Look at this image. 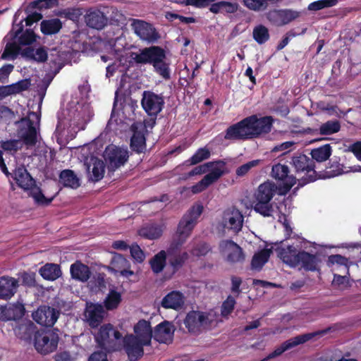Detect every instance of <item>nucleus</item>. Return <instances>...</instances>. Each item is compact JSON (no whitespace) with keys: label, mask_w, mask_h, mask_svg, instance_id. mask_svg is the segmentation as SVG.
Here are the masks:
<instances>
[{"label":"nucleus","mask_w":361,"mask_h":361,"mask_svg":"<svg viewBox=\"0 0 361 361\" xmlns=\"http://www.w3.org/2000/svg\"><path fill=\"white\" fill-rule=\"evenodd\" d=\"M274 119L270 116L258 118L257 115L247 116L230 126L225 132L227 140H247L260 137L271 132Z\"/></svg>","instance_id":"obj_1"},{"label":"nucleus","mask_w":361,"mask_h":361,"mask_svg":"<svg viewBox=\"0 0 361 361\" xmlns=\"http://www.w3.org/2000/svg\"><path fill=\"white\" fill-rule=\"evenodd\" d=\"M130 57L136 64H149L154 71L167 80L171 78L170 63L167 60L166 52L160 46L152 45L131 52Z\"/></svg>","instance_id":"obj_2"},{"label":"nucleus","mask_w":361,"mask_h":361,"mask_svg":"<svg viewBox=\"0 0 361 361\" xmlns=\"http://www.w3.org/2000/svg\"><path fill=\"white\" fill-rule=\"evenodd\" d=\"M278 257L283 263L290 267L306 271H316L319 270L321 259L317 254H311L305 250H298L293 245L286 247L279 246L276 248Z\"/></svg>","instance_id":"obj_3"},{"label":"nucleus","mask_w":361,"mask_h":361,"mask_svg":"<svg viewBox=\"0 0 361 361\" xmlns=\"http://www.w3.org/2000/svg\"><path fill=\"white\" fill-rule=\"evenodd\" d=\"M278 190L277 185L269 180L260 184L254 194L252 202L254 211L264 217L271 216L274 212V203L271 200Z\"/></svg>","instance_id":"obj_4"},{"label":"nucleus","mask_w":361,"mask_h":361,"mask_svg":"<svg viewBox=\"0 0 361 361\" xmlns=\"http://www.w3.org/2000/svg\"><path fill=\"white\" fill-rule=\"evenodd\" d=\"M122 334L111 324L100 326L94 335L98 346L106 351H118L122 348Z\"/></svg>","instance_id":"obj_5"},{"label":"nucleus","mask_w":361,"mask_h":361,"mask_svg":"<svg viewBox=\"0 0 361 361\" xmlns=\"http://www.w3.org/2000/svg\"><path fill=\"white\" fill-rule=\"evenodd\" d=\"M203 209L202 204H195L183 214L176 231L180 241L184 242L190 235Z\"/></svg>","instance_id":"obj_6"},{"label":"nucleus","mask_w":361,"mask_h":361,"mask_svg":"<svg viewBox=\"0 0 361 361\" xmlns=\"http://www.w3.org/2000/svg\"><path fill=\"white\" fill-rule=\"evenodd\" d=\"M31 117L39 119L37 113L30 111L28 116L23 117L16 122V125L18 126L16 133L19 140L23 141L27 146H34L37 141V129Z\"/></svg>","instance_id":"obj_7"},{"label":"nucleus","mask_w":361,"mask_h":361,"mask_svg":"<svg viewBox=\"0 0 361 361\" xmlns=\"http://www.w3.org/2000/svg\"><path fill=\"white\" fill-rule=\"evenodd\" d=\"M59 337L52 330H39L35 333L34 345L37 351L43 355L55 351L58 346Z\"/></svg>","instance_id":"obj_8"},{"label":"nucleus","mask_w":361,"mask_h":361,"mask_svg":"<svg viewBox=\"0 0 361 361\" xmlns=\"http://www.w3.org/2000/svg\"><path fill=\"white\" fill-rule=\"evenodd\" d=\"M293 164L298 172H306V176L301 178L302 184L314 182L317 179V172L314 170V161L305 154H300L293 157Z\"/></svg>","instance_id":"obj_9"},{"label":"nucleus","mask_w":361,"mask_h":361,"mask_svg":"<svg viewBox=\"0 0 361 361\" xmlns=\"http://www.w3.org/2000/svg\"><path fill=\"white\" fill-rule=\"evenodd\" d=\"M183 323L190 333L198 334L209 325V314L199 310H191L187 313Z\"/></svg>","instance_id":"obj_10"},{"label":"nucleus","mask_w":361,"mask_h":361,"mask_svg":"<svg viewBox=\"0 0 361 361\" xmlns=\"http://www.w3.org/2000/svg\"><path fill=\"white\" fill-rule=\"evenodd\" d=\"M103 157L109 169L115 171L128 161V153L127 150L111 144L106 147Z\"/></svg>","instance_id":"obj_11"},{"label":"nucleus","mask_w":361,"mask_h":361,"mask_svg":"<svg viewBox=\"0 0 361 361\" xmlns=\"http://www.w3.org/2000/svg\"><path fill=\"white\" fill-rule=\"evenodd\" d=\"M141 105L148 116L157 117L164 108V99L161 94L145 90L142 93Z\"/></svg>","instance_id":"obj_12"},{"label":"nucleus","mask_w":361,"mask_h":361,"mask_svg":"<svg viewBox=\"0 0 361 361\" xmlns=\"http://www.w3.org/2000/svg\"><path fill=\"white\" fill-rule=\"evenodd\" d=\"M131 26L136 35L142 41L153 44L161 38L154 26L145 20L133 19Z\"/></svg>","instance_id":"obj_13"},{"label":"nucleus","mask_w":361,"mask_h":361,"mask_svg":"<svg viewBox=\"0 0 361 361\" xmlns=\"http://www.w3.org/2000/svg\"><path fill=\"white\" fill-rule=\"evenodd\" d=\"M289 172V168L286 165L277 164L272 166V177L282 182V185L279 188L280 195L286 194L296 183V178L290 175Z\"/></svg>","instance_id":"obj_14"},{"label":"nucleus","mask_w":361,"mask_h":361,"mask_svg":"<svg viewBox=\"0 0 361 361\" xmlns=\"http://www.w3.org/2000/svg\"><path fill=\"white\" fill-rule=\"evenodd\" d=\"M21 13L22 11L18 9L14 14L12 28L8 35L11 40L16 39L18 35L23 31L24 25L23 22L24 20L25 21L26 26H31L33 23L39 21L43 17L40 13L32 12L31 11L28 13H26L27 16L25 18H23L20 20L19 23H17Z\"/></svg>","instance_id":"obj_15"},{"label":"nucleus","mask_w":361,"mask_h":361,"mask_svg":"<svg viewBox=\"0 0 361 361\" xmlns=\"http://www.w3.org/2000/svg\"><path fill=\"white\" fill-rule=\"evenodd\" d=\"M301 12L290 8L274 9L267 14L268 20L276 26H283L298 18Z\"/></svg>","instance_id":"obj_16"},{"label":"nucleus","mask_w":361,"mask_h":361,"mask_svg":"<svg viewBox=\"0 0 361 361\" xmlns=\"http://www.w3.org/2000/svg\"><path fill=\"white\" fill-rule=\"evenodd\" d=\"M219 248L221 254H226V261L230 263H241L245 260L242 247L232 240H221Z\"/></svg>","instance_id":"obj_17"},{"label":"nucleus","mask_w":361,"mask_h":361,"mask_svg":"<svg viewBox=\"0 0 361 361\" xmlns=\"http://www.w3.org/2000/svg\"><path fill=\"white\" fill-rule=\"evenodd\" d=\"M59 311L48 305H41L32 312V317L37 324L51 327L57 321Z\"/></svg>","instance_id":"obj_18"},{"label":"nucleus","mask_w":361,"mask_h":361,"mask_svg":"<svg viewBox=\"0 0 361 361\" xmlns=\"http://www.w3.org/2000/svg\"><path fill=\"white\" fill-rule=\"evenodd\" d=\"M146 345H147L142 344V342L133 334L122 337V347L123 346L130 361H137L140 359L144 355L143 347Z\"/></svg>","instance_id":"obj_19"},{"label":"nucleus","mask_w":361,"mask_h":361,"mask_svg":"<svg viewBox=\"0 0 361 361\" xmlns=\"http://www.w3.org/2000/svg\"><path fill=\"white\" fill-rule=\"evenodd\" d=\"M10 174V178L16 182L18 187L25 191H28L36 186L35 180L23 164L17 165Z\"/></svg>","instance_id":"obj_20"},{"label":"nucleus","mask_w":361,"mask_h":361,"mask_svg":"<svg viewBox=\"0 0 361 361\" xmlns=\"http://www.w3.org/2000/svg\"><path fill=\"white\" fill-rule=\"evenodd\" d=\"M84 314L89 326L92 329L97 328L104 318V306L99 303H87Z\"/></svg>","instance_id":"obj_21"},{"label":"nucleus","mask_w":361,"mask_h":361,"mask_svg":"<svg viewBox=\"0 0 361 361\" xmlns=\"http://www.w3.org/2000/svg\"><path fill=\"white\" fill-rule=\"evenodd\" d=\"M84 18L87 26L98 30H102L108 23L107 17L99 9H88Z\"/></svg>","instance_id":"obj_22"},{"label":"nucleus","mask_w":361,"mask_h":361,"mask_svg":"<svg viewBox=\"0 0 361 361\" xmlns=\"http://www.w3.org/2000/svg\"><path fill=\"white\" fill-rule=\"evenodd\" d=\"M330 329L327 328L323 330H319L311 333L300 334L293 338H291L281 345L284 351L288 350L300 344H303L317 336H322L329 331Z\"/></svg>","instance_id":"obj_23"},{"label":"nucleus","mask_w":361,"mask_h":361,"mask_svg":"<svg viewBox=\"0 0 361 361\" xmlns=\"http://www.w3.org/2000/svg\"><path fill=\"white\" fill-rule=\"evenodd\" d=\"M173 326L169 322L164 321L156 326L153 337L160 343L169 344L173 341Z\"/></svg>","instance_id":"obj_24"},{"label":"nucleus","mask_w":361,"mask_h":361,"mask_svg":"<svg viewBox=\"0 0 361 361\" xmlns=\"http://www.w3.org/2000/svg\"><path fill=\"white\" fill-rule=\"evenodd\" d=\"M225 173L226 171H221L220 169L217 168L211 170L200 181L191 187L192 192L197 194L204 191L209 185L216 182Z\"/></svg>","instance_id":"obj_25"},{"label":"nucleus","mask_w":361,"mask_h":361,"mask_svg":"<svg viewBox=\"0 0 361 361\" xmlns=\"http://www.w3.org/2000/svg\"><path fill=\"white\" fill-rule=\"evenodd\" d=\"M19 286L18 279L8 276L0 277V298L8 300L17 292Z\"/></svg>","instance_id":"obj_26"},{"label":"nucleus","mask_w":361,"mask_h":361,"mask_svg":"<svg viewBox=\"0 0 361 361\" xmlns=\"http://www.w3.org/2000/svg\"><path fill=\"white\" fill-rule=\"evenodd\" d=\"M31 85L30 78L20 80L15 83L0 86V101L8 96L19 94L27 90Z\"/></svg>","instance_id":"obj_27"},{"label":"nucleus","mask_w":361,"mask_h":361,"mask_svg":"<svg viewBox=\"0 0 361 361\" xmlns=\"http://www.w3.org/2000/svg\"><path fill=\"white\" fill-rule=\"evenodd\" d=\"M111 269L115 274H118L126 278L134 275V272L130 270L129 261L122 255H117L113 257L111 262Z\"/></svg>","instance_id":"obj_28"},{"label":"nucleus","mask_w":361,"mask_h":361,"mask_svg":"<svg viewBox=\"0 0 361 361\" xmlns=\"http://www.w3.org/2000/svg\"><path fill=\"white\" fill-rule=\"evenodd\" d=\"M184 302L185 297L183 294L180 291L173 290L163 298L161 305L165 309L178 310L182 308Z\"/></svg>","instance_id":"obj_29"},{"label":"nucleus","mask_w":361,"mask_h":361,"mask_svg":"<svg viewBox=\"0 0 361 361\" xmlns=\"http://www.w3.org/2000/svg\"><path fill=\"white\" fill-rule=\"evenodd\" d=\"M134 336L137 337L138 340L142 342V344L149 345L153 336L152 329L150 322L145 319L140 320L134 326Z\"/></svg>","instance_id":"obj_30"},{"label":"nucleus","mask_w":361,"mask_h":361,"mask_svg":"<svg viewBox=\"0 0 361 361\" xmlns=\"http://www.w3.org/2000/svg\"><path fill=\"white\" fill-rule=\"evenodd\" d=\"M25 312V307L21 303H15L5 307L1 311V319L2 321H16L20 319Z\"/></svg>","instance_id":"obj_31"},{"label":"nucleus","mask_w":361,"mask_h":361,"mask_svg":"<svg viewBox=\"0 0 361 361\" xmlns=\"http://www.w3.org/2000/svg\"><path fill=\"white\" fill-rule=\"evenodd\" d=\"M87 170L89 173V180L92 182H98L103 178L104 175V162L97 157H92Z\"/></svg>","instance_id":"obj_32"},{"label":"nucleus","mask_w":361,"mask_h":361,"mask_svg":"<svg viewBox=\"0 0 361 361\" xmlns=\"http://www.w3.org/2000/svg\"><path fill=\"white\" fill-rule=\"evenodd\" d=\"M224 221L229 229L238 232L243 226V216L238 209L232 208L225 213Z\"/></svg>","instance_id":"obj_33"},{"label":"nucleus","mask_w":361,"mask_h":361,"mask_svg":"<svg viewBox=\"0 0 361 361\" xmlns=\"http://www.w3.org/2000/svg\"><path fill=\"white\" fill-rule=\"evenodd\" d=\"M217 168L220 169L221 171H226V162L224 160H217L214 161H209L204 164L199 165L194 169H192L188 173V177H192L196 175H200L202 173H205L213 170L214 169Z\"/></svg>","instance_id":"obj_34"},{"label":"nucleus","mask_w":361,"mask_h":361,"mask_svg":"<svg viewBox=\"0 0 361 361\" xmlns=\"http://www.w3.org/2000/svg\"><path fill=\"white\" fill-rule=\"evenodd\" d=\"M71 274L73 279L82 282L88 281L91 276V271L88 266L76 262L71 266Z\"/></svg>","instance_id":"obj_35"},{"label":"nucleus","mask_w":361,"mask_h":361,"mask_svg":"<svg viewBox=\"0 0 361 361\" xmlns=\"http://www.w3.org/2000/svg\"><path fill=\"white\" fill-rule=\"evenodd\" d=\"M59 181L64 187L78 188L80 185V179L73 171L64 169L59 174Z\"/></svg>","instance_id":"obj_36"},{"label":"nucleus","mask_w":361,"mask_h":361,"mask_svg":"<svg viewBox=\"0 0 361 361\" xmlns=\"http://www.w3.org/2000/svg\"><path fill=\"white\" fill-rule=\"evenodd\" d=\"M41 276L49 281H54L61 275V267L59 264L47 263L39 270Z\"/></svg>","instance_id":"obj_37"},{"label":"nucleus","mask_w":361,"mask_h":361,"mask_svg":"<svg viewBox=\"0 0 361 361\" xmlns=\"http://www.w3.org/2000/svg\"><path fill=\"white\" fill-rule=\"evenodd\" d=\"M62 26V23L59 18L43 20L40 23V30L44 35H51L57 34Z\"/></svg>","instance_id":"obj_38"},{"label":"nucleus","mask_w":361,"mask_h":361,"mask_svg":"<svg viewBox=\"0 0 361 361\" xmlns=\"http://www.w3.org/2000/svg\"><path fill=\"white\" fill-rule=\"evenodd\" d=\"M140 236L149 240H155L162 235V229L159 225L150 224L143 226L138 231Z\"/></svg>","instance_id":"obj_39"},{"label":"nucleus","mask_w":361,"mask_h":361,"mask_svg":"<svg viewBox=\"0 0 361 361\" xmlns=\"http://www.w3.org/2000/svg\"><path fill=\"white\" fill-rule=\"evenodd\" d=\"M271 252V249L264 248L255 253L251 261L252 268L253 269L260 270L268 262Z\"/></svg>","instance_id":"obj_40"},{"label":"nucleus","mask_w":361,"mask_h":361,"mask_svg":"<svg viewBox=\"0 0 361 361\" xmlns=\"http://www.w3.org/2000/svg\"><path fill=\"white\" fill-rule=\"evenodd\" d=\"M345 172V166L340 163V158L334 157L330 159L329 166L324 172V178H333L343 174Z\"/></svg>","instance_id":"obj_41"},{"label":"nucleus","mask_w":361,"mask_h":361,"mask_svg":"<svg viewBox=\"0 0 361 361\" xmlns=\"http://www.w3.org/2000/svg\"><path fill=\"white\" fill-rule=\"evenodd\" d=\"M130 148L137 154L142 153L146 149V139L142 131H134L130 139Z\"/></svg>","instance_id":"obj_42"},{"label":"nucleus","mask_w":361,"mask_h":361,"mask_svg":"<svg viewBox=\"0 0 361 361\" xmlns=\"http://www.w3.org/2000/svg\"><path fill=\"white\" fill-rule=\"evenodd\" d=\"M332 153V148L330 144H325L311 151V159L314 161L323 162L329 159Z\"/></svg>","instance_id":"obj_43"},{"label":"nucleus","mask_w":361,"mask_h":361,"mask_svg":"<svg viewBox=\"0 0 361 361\" xmlns=\"http://www.w3.org/2000/svg\"><path fill=\"white\" fill-rule=\"evenodd\" d=\"M122 301L121 293L115 289H110L104 301V305L106 310L111 311L117 309Z\"/></svg>","instance_id":"obj_44"},{"label":"nucleus","mask_w":361,"mask_h":361,"mask_svg":"<svg viewBox=\"0 0 361 361\" xmlns=\"http://www.w3.org/2000/svg\"><path fill=\"white\" fill-rule=\"evenodd\" d=\"M166 255L164 250H161L149 260L150 267L154 274L161 272L166 266Z\"/></svg>","instance_id":"obj_45"},{"label":"nucleus","mask_w":361,"mask_h":361,"mask_svg":"<svg viewBox=\"0 0 361 361\" xmlns=\"http://www.w3.org/2000/svg\"><path fill=\"white\" fill-rule=\"evenodd\" d=\"M30 190V196L33 198L35 204L37 205H39V206L49 205L57 195V193H56L54 195H53L51 197H47L43 194L40 188L35 187V186L33 187L32 189H31Z\"/></svg>","instance_id":"obj_46"},{"label":"nucleus","mask_w":361,"mask_h":361,"mask_svg":"<svg viewBox=\"0 0 361 361\" xmlns=\"http://www.w3.org/2000/svg\"><path fill=\"white\" fill-rule=\"evenodd\" d=\"M58 4L59 0H35L28 4L27 7L25 8V12L28 13L35 8L39 11L42 9H49L58 6Z\"/></svg>","instance_id":"obj_47"},{"label":"nucleus","mask_w":361,"mask_h":361,"mask_svg":"<svg viewBox=\"0 0 361 361\" xmlns=\"http://www.w3.org/2000/svg\"><path fill=\"white\" fill-rule=\"evenodd\" d=\"M56 15L59 17L78 22L82 15V10L80 8L69 7L59 10Z\"/></svg>","instance_id":"obj_48"},{"label":"nucleus","mask_w":361,"mask_h":361,"mask_svg":"<svg viewBox=\"0 0 361 361\" xmlns=\"http://www.w3.org/2000/svg\"><path fill=\"white\" fill-rule=\"evenodd\" d=\"M341 123L338 120H329L322 123L319 128V134L321 135H331L339 132Z\"/></svg>","instance_id":"obj_49"},{"label":"nucleus","mask_w":361,"mask_h":361,"mask_svg":"<svg viewBox=\"0 0 361 361\" xmlns=\"http://www.w3.org/2000/svg\"><path fill=\"white\" fill-rule=\"evenodd\" d=\"M47 60H49V66L48 71L54 75L59 73L64 66L63 60L59 52L56 51L55 53L50 54Z\"/></svg>","instance_id":"obj_50"},{"label":"nucleus","mask_w":361,"mask_h":361,"mask_svg":"<svg viewBox=\"0 0 361 361\" xmlns=\"http://www.w3.org/2000/svg\"><path fill=\"white\" fill-rule=\"evenodd\" d=\"M210 151L206 147H202L198 149L195 153L190 157V159L186 160L184 163L186 166H191L197 164L205 159L210 157Z\"/></svg>","instance_id":"obj_51"},{"label":"nucleus","mask_w":361,"mask_h":361,"mask_svg":"<svg viewBox=\"0 0 361 361\" xmlns=\"http://www.w3.org/2000/svg\"><path fill=\"white\" fill-rule=\"evenodd\" d=\"M252 35L254 39L259 44H264L270 37L268 28L263 25H259L255 27Z\"/></svg>","instance_id":"obj_52"},{"label":"nucleus","mask_w":361,"mask_h":361,"mask_svg":"<svg viewBox=\"0 0 361 361\" xmlns=\"http://www.w3.org/2000/svg\"><path fill=\"white\" fill-rule=\"evenodd\" d=\"M16 37L20 45L26 46L33 44L37 39V35L31 29H27L24 32Z\"/></svg>","instance_id":"obj_53"},{"label":"nucleus","mask_w":361,"mask_h":361,"mask_svg":"<svg viewBox=\"0 0 361 361\" xmlns=\"http://www.w3.org/2000/svg\"><path fill=\"white\" fill-rule=\"evenodd\" d=\"M338 2V0H319L310 3L307 9L309 11H317L326 8H330L336 6Z\"/></svg>","instance_id":"obj_54"},{"label":"nucleus","mask_w":361,"mask_h":361,"mask_svg":"<svg viewBox=\"0 0 361 361\" xmlns=\"http://www.w3.org/2000/svg\"><path fill=\"white\" fill-rule=\"evenodd\" d=\"M20 51V44L16 42H8L6 44L1 58L6 59L11 58L16 59Z\"/></svg>","instance_id":"obj_55"},{"label":"nucleus","mask_w":361,"mask_h":361,"mask_svg":"<svg viewBox=\"0 0 361 361\" xmlns=\"http://www.w3.org/2000/svg\"><path fill=\"white\" fill-rule=\"evenodd\" d=\"M236 302L233 297L228 295L225 301L223 302L221 314L223 317H226L231 314L234 310Z\"/></svg>","instance_id":"obj_56"},{"label":"nucleus","mask_w":361,"mask_h":361,"mask_svg":"<svg viewBox=\"0 0 361 361\" xmlns=\"http://www.w3.org/2000/svg\"><path fill=\"white\" fill-rule=\"evenodd\" d=\"M264 0H243V5L247 9L255 11H264Z\"/></svg>","instance_id":"obj_57"},{"label":"nucleus","mask_w":361,"mask_h":361,"mask_svg":"<svg viewBox=\"0 0 361 361\" xmlns=\"http://www.w3.org/2000/svg\"><path fill=\"white\" fill-rule=\"evenodd\" d=\"M188 258V254L186 252H184L180 255H176L173 258H171L169 259V263L173 268V270L176 271L183 265Z\"/></svg>","instance_id":"obj_58"},{"label":"nucleus","mask_w":361,"mask_h":361,"mask_svg":"<svg viewBox=\"0 0 361 361\" xmlns=\"http://www.w3.org/2000/svg\"><path fill=\"white\" fill-rule=\"evenodd\" d=\"M215 0H181L180 2L185 6H192L195 8H203L208 7Z\"/></svg>","instance_id":"obj_59"},{"label":"nucleus","mask_w":361,"mask_h":361,"mask_svg":"<svg viewBox=\"0 0 361 361\" xmlns=\"http://www.w3.org/2000/svg\"><path fill=\"white\" fill-rule=\"evenodd\" d=\"M211 251L209 245L207 243H200L197 244L192 250V254L197 257L205 256Z\"/></svg>","instance_id":"obj_60"},{"label":"nucleus","mask_w":361,"mask_h":361,"mask_svg":"<svg viewBox=\"0 0 361 361\" xmlns=\"http://www.w3.org/2000/svg\"><path fill=\"white\" fill-rule=\"evenodd\" d=\"M20 143L19 140H8L6 141H1V147L4 151L8 152H17L19 149H20V147L18 146Z\"/></svg>","instance_id":"obj_61"},{"label":"nucleus","mask_w":361,"mask_h":361,"mask_svg":"<svg viewBox=\"0 0 361 361\" xmlns=\"http://www.w3.org/2000/svg\"><path fill=\"white\" fill-rule=\"evenodd\" d=\"M130 255L137 262H142L145 258L143 251L137 244L132 245L130 247Z\"/></svg>","instance_id":"obj_62"},{"label":"nucleus","mask_w":361,"mask_h":361,"mask_svg":"<svg viewBox=\"0 0 361 361\" xmlns=\"http://www.w3.org/2000/svg\"><path fill=\"white\" fill-rule=\"evenodd\" d=\"M32 328L26 324H21L18 327L16 334L20 336L21 339L28 340L31 338Z\"/></svg>","instance_id":"obj_63"},{"label":"nucleus","mask_w":361,"mask_h":361,"mask_svg":"<svg viewBox=\"0 0 361 361\" xmlns=\"http://www.w3.org/2000/svg\"><path fill=\"white\" fill-rule=\"evenodd\" d=\"M111 352L101 348L99 350L94 351L89 357L88 361H108L107 353Z\"/></svg>","instance_id":"obj_64"}]
</instances>
